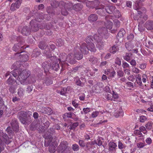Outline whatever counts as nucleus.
<instances>
[{
	"label": "nucleus",
	"mask_w": 153,
	"mask_h": 153,
	"mask_svg": "<svg viewBox=\"0 0 153 153\" xmlns=\"http://www.w3.org/2000/svg\"><path fill=\"white\" fill-rule=\"evenodd\" d=\"M79 144L81 147L83 148L85 146L84 141L82 140H79L78 142Z\"/></svg>",
	"instance_id": "nucleus-61"
},
{
	"label": "nucleus",
	"mask_w": 153,
	"mask_h": 153,
	"mask_svg": "<svg viewBox=\"0 0 153 153\" xmlns=\"http://www.w3.org/2000/svg\"><path fill=\"white\" fill-rule=\"evenodd\" d=\"M42 123H43L42 126V130H41L40 131H39L40 133L42 132L44 130L47 129L50 125V122L47 120H44L42 121Z\"/></svg>",
	"instance_id": "nucleus-16"
},
{
	"label": "nucleus",
	"mask_w": 153,
	"mask_h": 153,
	"mask_svg": "<svg viewBox=\"0 0 153 153\" xmlns=\"http://www.w3.org/2000/svg\"><path fill=\"white\" fill-rule=\"evenodd\" d=\"M118 146L119 148L120 149H122L125 148V145L121 141H119Z\"/></svg>",
	"instance_id": "nucleus-63"
},
{
	"label": "nucleus",
	"mask_w": 153,
	"mask_h": 153,
	"mask_svg": "<svg viewBox=\"0 0 153 153\" xmlns=\"http://www.w3.org/2000/svg\"><path fill=\"white\" fill-rule=\"evenodd\" d=\"M132 54L131 53H126L125 55L123 56V58L124 59L127 61L129 62L131 58Z\"/></svg>",
	"instance_id": "nucleus-30"
},
{
	"label": "nucleus",
	"mask_w": 153,
	"mask_h": 153,
	"mask_svg": "<svg viewBox=\"0 0 153 153\" xmlns=\"http://www.w3.org/2000/svg\"><path fill=\"white\" fill-rule=\"evenodd\" d=\"M11 124L13 130L15 132H17L19 130V125L17 119L14 118L13 119Z\"/></svg>",
	"instance_id": "nucleus-13"
},
{
	"label": "nucleus",
	"mask_w": 153,
	"mask_h": 153,
	"mask_svg": "<svg viewBox=\"0 0 153 153\" xmlns=\"http://www.w3.org/2000/svg\"><path fill=\"white\" fill-rule=\"evenodd\" d=\"M75 83L77 85L82 87L84 85V84L81 82L79 78H76L75 79Z\"/></svg>",
	"instance_id": "nucleus-43"
},
{
	"label": "nucleus",
	"mask_w": 153,
	"mask_h": 153,
	"mask_svg": "<svg viewBox=\"0 0 153 153\" xmlns=\"http://www.w3.org/2000/svg\"><path fill=\"white\" fill-rule=\"evenodd\" d=\"M115 63L116 64L119 66L121 65V59L118 57L116 58L115 59Z\"/></svg>",
	"instance_id": "nucleus-51"
},
{
	"label": "nucleus",
	"mask_w": 153,
	"mask_h": 153,
	"mask_svg": "<svg viewBox=\"0 0 153 153\" xmlns=\"http://www.w3.org/2000/svg\"><path fill=\"white\" fill-rule=\"evenodd\" d=\"M134 134L140 137H141L142 136V134L139 129L135 130L134 131Z\"/></svg>",
	"instance_id": "nucleus-47"
},
{
	"label": "nucleus",
	"mask_w": 153,
	"mask_h": 153,
	"mask_svg": "<svg viewBox=\"0 0 153 153\" xmlns=\"http://www.w3.org/2000/svg\"><path fill=\"white\" fill-rule=\"evenodd\" d=\"M153 123L151 122H148L145 125L146 128L148 130H150L152 127Z\"/></svg>",
	"instance_id": "nucleus-39"
},
{
	"label": "nucleus",
	"mask_w": 153,
	"mask_h": 153,
	"mask_svg": "<svg viewBox=\"0 0 153 153\" xmlns=\"http://www.w3.org/2000/svg\"><path fill=\"white\" fill-rule=\"evenodd\" d=\"M100 112L98 111H95L93 112L91 114L92 117V118H95L98 115Z\"/></svg>",
	"instance_id": "nucleus-52"
},
{
	"label": "nucleus",
	"mask_w": 153,
	"mask_h": 153,
	"mask_svg": "<svg viewBox=\"0 0 153 153\" xmlns=\"http://www.w3.org/2000/svg\"><path fill=\"white\" fill-rule=\"evenodd\" d=\"M24 90L23 88H20L18 90V94L20 97H22L24 95Z\"/></svg>",
	"instance_id": "nucleus-42"
},
{
	"label": "nucleus",
	"mask_w": 153,
	"mask_h": 153,
	"mask_svg": "<svg viewBox=\"0 0 153 153\" xmlns=\"http://www.w3.org/2000/svg\"><path fill=\"white\" fill-rule=\"evenodd\" d=\"M125 33V31L124 29L123 28L121 29L117 36V38L119 39L120 38L123 37Z\"/></svg>",
	"instance_id": "nucleus-27"
},
{
	"label": "nucleus",
	"mask_w": 153,
	"mask_h": 153,
	"mask_svg": "<svg viewBox=\"0 0 153 153\" xmlns=\"http://www.w3.org/2000/svg\"><path fill=\"white\" fill-rule=\"evenodd\" d=\"M52 68L53 70L57 71L59 68V66L58 63H53L52 66Z\"/></svg>",
	"instance_id": "nucleus-37"
},
{
	"label": "nucleus",
	"mask_w": 153,
	"mask_h": 153,
	"mask_svg": "<svg viewBox=\"0 0 153 153\" xmlns=\"http://www.w3.org/2000/svg\"><path fill=\"white\" fill-rule=\"evenodd\" d=\"M146 145V144H145L144 142H139L137 144V147L139 148H142Z\"/></svg>",
	"instance_id": "nucleus-55"
},
{
	"label": "nucleus",
	"mask_w": 153,
	"mask_h": 153,
	"mask_svg": "<svg viewBox=\"0 0 153 153\" xmlns=\"http://www.w3.org/2000/svg\"><path fill=\"white\" fill-rule=\"evenodd\" d=\"M36 77L34 75L33 76H29L28 79L26 81V83L25 84V85H27L28 84H32L36 82Z\"/></svg>",
	"instance_id": "nucleus-19"
},
{
	"label": "nucleus",
	"mask_w": 153,
	"mask_h": 153,
	"mask_svg": "<svg viewBox=\"0 0 153 153\" xmlns=\"http://www.w3.org/2000/svg\"><path fill=\"white\" fill-rule=\"evenodd\" d=\"M97 18V15L94 14L90 15L88 17V19L90 22H92L96 21Z\"/></svg>",
	"instance_id": "nucleus-23"
},
{
	"label": "nucleus",
	"mask_w": 153,
	"mask_h": 153,
	"mask_svg": "<svg viewBox=\"0 0 153 153\" xmlns=\"http://www.w3.org/2000/svg\"><path fill=\"white\" fill-rule=\"evenodd\" d=\"M83 7V5L80 3L74 4L73 6V9L76 11L81 10Z\"/></svg>",
	"instance_id": "nucleus-22"
},
{
	"label": "nucleus",
	"mask_w": 153,
	"mask_h": 153,
	"mask_svg": "<svg viewBox=\"0 0 153 153\" xmlns=\"http://www.w3.org/2000/svg\"><path fill=\"white\" fill-rule=\"evenodd\" d=\"M80 49H79V48H75L73 54L74 55L75 59H76L78 60L82 59L83 56V54L79 51V50L80 51Z\"/></svg>",
	"instance_id": "nucleus-12"
},
{
	"label": "nucleus",
	"mask_w": 153,
	"mask_h": 153,
	"mask_svg": "<svg viewBox=\"0 0 153 153\" xmlns=\"http://www.w3.org/2000/svg\"><path fill=\"white\" fill-rule=\"evenodd\" d=\"M128 62H129L130 65L132 66V67H135L137 63L136 61L134 59L130 60V61Z\"/></svg>",
	"instance_id": "nucleus-57"
},
{
	"label": "nucleus",
	"mask_w": 153,
	"mask_h": 153,
	"mask_svg": "<svg viewBox=\"0 0 153 153\" xmlns=\"http://www.w3.org/2000/svg\"><path fill=\"white\" fill-rule=\"evenodd\" d=\"M125 46L126 49L128 51H131L134 48V45L130 41L126 42Z\"/></svg>",
	"instance_id": "nucleus-25"
},
{
	"label": "nucleus",
	"mask_w": 153,
	"mask_h": 153,
	"mask_svg": "<svg viewBox=\"0 0 153 153\" xmlns=\"http://www.w3.org/2000/svg\"><path fill=\"white\" fill-rule=\"evenodd\" d=\"M72 149L74 151H77L79 150V147L77 144H74L72 145Z\"/></svg>",
	"instance_id": "nucleus-46"
},
{
	"label": "nucleus",
	"mask_w": 153,
	"mask_h": 153,
	"mask_svg": "<svg viewBox=\"0 0 153 153\" xmlns=\"http://www.w3.org/2000/svg\"><path fill=\"white\" fill-rule=\"evenodd\" d=\"M114 25L117 27H119L120 25V21L117 19H115L113 21Z\"/></svg>",
	"instance_id": "nucleus-53"
},
{
	"label": "nucleus",
	"mask_w": 153,
	"mask_h": 153,
	"mask_svg": "<svg viewBox=\"0 0 153 153\" xmlns=\"http://www.w3.org/2000/svg\"><path fill=\"white\" fill-rule=\"evenodd\" d=\"M105 10L108 13L111 14L113 13L114 8L112 6H108L106 7Z\"/></svg>",
	"instance_id": "nucleus-36"
},
{
	"label": "nucleus",
	"mask_w": 153,
	"mask_h": 153,
	"mask_svg": "<svg viewBox=\"0 0 153 153\" xmlns=\"http://www.w3.org/2000/svg\"><path fill=\"white\" fill-rule=\"evenodd\" d=\"M66 61L71 64H74L76 62L74 55L72 53H70L67 56Z\"/></svg>",
	"instance_id": "nucleus-14"
},
{
	"label": "nucleus",
	"mask_w": 153,
	"mask_h": 153,
	"mask_svg": "<svg viewBox=\"0 0 153 153\" xmlns=\"http://www.w3.org/2000/svg\"><path fill=\"white\" fill-rule=\"evenodd\" d=\"M47 47H48L49 49V51L48 52H46V51H44V53L47 56L48 58L51 57V51L54 50L55 48V46L54 44L50 45L49 46H47Z\"/></svg>",
	"instance_id": "nucleus-15"
},
{
	"label": "nucleus",
	"mask_w": 153,
	"mask_h": 153,
	"mask_svg": "<svg viewBox=\"0 0 153 153\" xmlns=\"http://www.w3.org/2000/svg\"><path fill=\"white\" fill-rule=\"evenodd\" d=\"M39 48L41 49H45L46 48L47 46L46 44L44 42H41L39 44Z\"/></svg>",
	"instance_id": "nucleus-40"
},
{
	"label": "nucleus",
	"mask_w": 153,
	"mask_h": 153,
	"mask_svg": "<svg viewBox=\"0 0 153 153\" xmlns=\"http://www.w3.org/2000/svg\"><path fill=\"white\" fill-rule=\"evenodd\" d=\"M35 15L36 16V19L31 20L30 23L32 30L36 32L38 30L39 28L43 29L45 28L46 25L44 22L42 23L41 25L40 26L39 25V22L41 21V20L44 19L46 15L42 13L39 14L36 13Z\"/></svg>",
	"instance_id": "nucleus-4"
},
{
	"label": "nucleus",
	"mask_w": 153,
	"mask_h": 153,
	"mask_svg": "<svg viewBox=\"0 0 153 153\" xmlns=\"http://www.w3.org/2000/svg\"><path fill=\"white\" fill-rule=\"evenodd\" d=\"M131 71L133 73L136 74H138L141 71L138 68L135 67V66L132 67L131 69Z\"/></svg>",
	"instance_id": "nucleus-49"
},
{
	"label": "nucleus",
	"mask_w": 153,
	"mask_h": 153,
	"mask_svg": "<svg viewBox=\"0 0 153 153\" xmlns=\"http://www.w3.org/2000/svg\"><path fill=\"white\" fill-rule=\"evenodd\" d=\"M51 6L53 7L56 8L59 6H61L58 1L53 0L51 1Z\"/></svg>",
	"instance_id": "nucleus-28"
},
{
	"label": "nucleus",
	"mask_w": 153,
	"mask_h": 153,
	"mask_svg": "<svg viewBox=\"0 0 153 153\" xmlns=\"http://www.w3.org/2000/svg\"><path fill=\"white\" fill-rule=\"evenodd\" d=\"M117 144L113 142H110L108 144L109 153H115L116 152Z\"/></svg>",
	"instance_id": "nucleus-10"
},
{
	"label": "nucleus",
	"mask_w": 153,
	"mask_h": 153,
	"mask_svg": "<svg viewBox=\"0 0 153 153\" xmlns=\"http://www.w3.org/2000/svg\"><path fill=\"white\" fill-rule=\"evenodd\" d=\"M57 145L58 144L56 143H52L49 147L48 150L49 152L51 153H54L56 151V148Z\"/></svg>",
	"instance_id": "nucleus-20"
},
{
	"label": "nucleus",
	"mask_w": 153,
	"mask_h": 153,
	"mask_svg": "<svg viewBox=\"0 0 153 153\" xmlns=\"http://www.w3.org/2000/svg\"><path fill=\"white\" fill-rule=\"evenodd\" d=\"M145 26L147 29H153V21H148L145 24Z\"/></svg>",
	"instance_id": "nucleus-24"
},
{
	"label": "nucleus",
	"mask_w": 153,
	"mask_h": 153,
	"mask_svg": "<svg viewBox=\"0 0 153 153\" xmlns=\"http://www.w3.org/2000/svg\"><path fill=\"white\" fill-rule=\"evenodd\" d=\"M25 46V43L22 42H20L17 44H15L13 47V50L15 51H17L18 53H16L15 55L20 53L23 52L22 50L26 48Z\"/></svg>",
	"instance_id": "nucleus-8"
},
{
	"label": "nucleus",
	"mask_w": 153,
	"mask_h": 153,
	"mask_svg": "<svg viewBox=\"0 0 153 153\" xmlns=\"http://www.w3.org/2000/svg\"><path fill=\"white\" fill-rule=\"evenodd\" d=\"M122 67L124 69H127V68H129V65L127 62H123L122 64Z\"/></svg>",
	"instance_id": "nucleus-48"
},
{
	"label": "nucleus",
	"mask_w": 153,
	"mask_h": 153,
	"mask_svg": "<svg viewBox=\"0 0 153 153\" xmlns=\"http://www.w3.org/2000/svg\"><path fill=\"white\" fill-rule=\"evenodd\" d=\"M70 147L68 146V143L66 141H62L59 146V150L61 153H68L69 152Z\"/></svg>",
	"instance_id": "nucleus-7"
},
{
	"label": "nucleus",
	"mask_w": 153,
	"mask_h": 153,
	"mask_svg": "<svg viewBox=\"0 0 153 153\" xmlns=\"http://www.w3.org/2000/svg\"><path fill=\"white\" fill-rule=\"evenodd\" d=\"M93 2V1H90L86 0V1L85 3L87 7L90 8L91 7Z\"/></svg>",
	"instance_id": "nucleus-60"
},
{
	"label": "nucleus",
	"mask_w": 153,
	"mask_h": 153,
	"mask_svg": "<svg viewBox=\"0 0 153 153\" xmlns=\"http://www.w3.org/2000/svg\"><path fill=\"white\" fill-rule=\"evenodd\" d=\"M89 60L93 64H97L98 63V61L97 58L92 56L90 57L89 59Z\"/></svg>",
	"instance_id": "nucleus-26"
},
{
	"label": "nucleus",
	"mask_w": 153,
	"mask_h": 153,
	"mask_svg": "<svg viewBox=\"0 0 153 153\" xmlns=\"http://www.w3.org/2000/svg\"><path fill=\"white\" fill-rule=\"evenodd\" d=\"M114 16L116 18H119L121 16L120 12L118 10H116L114 13Z\"/></svg>",
	"instance_id": "nucleus-50"
},
{
	"label": "nucleus",
	"mask_w": 153,
	"mask_h": 153,
	"mask_svg": "<svg viewBox=\"0 0 153 153\" xmlns=\"http://www.w3.org/2000/svg\"><path fill=\"white\" fill-rule=\"evenodd\" d=\"M103 140V139L102 137H98L97 140H94V142L97 145L99 146H100L102 144Z\"/></svg>",
	"instance_id": "nucleus-34"
},
{
	"label": "nucleus",
	"mask_w": 153,
	"mask_h": 153,
	"mask_svg": "<svg viewBox=\"0 0 153 153\" xmlns=\"http://www.w3.org/2000/svg\"><path fill=\"white\" fill-rule=\"evenodd\" d=\"M16 82V80L13 78L12 76H10L6 81L7 84L9 85H13Z\"/></svg>",
	"instance_id": "nucleus-33"
},
{
	"label": "nucleus",
	"mask_w": 153,
	"mask_h": 153,
	"mask_svg": "<svg viewBox=\"0 0 153 153\" xmlns=\"http://www.w3.org/2000/svg\"><path fill=\"white\" fill-rule=\"evenodd\" d=\"M119 48L117 45L113 46L110 50V52L111 53L114 54L119 50Z\"/></svg>",
	"instance_id": "nucleus-31"
},
{
	"label": "nucleus",
	"mask_w": 153,
	"mask_h": 153,
	"mask_svg": "<svg viewBox=\"0 0 153 153\" xmlns=\"http://www.w3.org/2000/svg\"><path fill=\"white\" fill-rule=\"evenodd\" d=\"M16 88V87L14 86L11 85L10 86L9 90L10 92L14 93L15 92Z\"/></svg>",
	"instance_id": "nucleus-54"
},
{
	"label": "nucleus",
	"mask_w": 153,
	"mask_h": 153,
	"mask_svg": "<svg viewBox=\"0 0 153 153\" xmlns=\"http://www.w3.org/2000/svg\"><path fill=\"white\" fill-rule=\"evenodd\" d=\"M18 62L15 63L12 65V68L14 69L10 73L13 76L16 77L18 76L17 79L18 81H19L21 84L25 85L26 83V81L28 79L29 76L30 74V72L28 70H24L21 71L20 69H17V67L16 65Z\"/></svg>",
	"instance_id": "nucleus-2"
},
{
	"label": "nucleus",
	"mask_w": 153,
	"mask_h": 153,
	"mask_svg": "<svg viewBox=\"0 0 153 153\" xmlns=\"http://www.w3.org/2000/svg\"><path fill=\"white\" fill-rule=\"evenodd\" d=\"M48 134H45L44 136L45 138V145L48 146L52 142L53 137L52 135L55 133V129L53 128H50L48 131Z\"/></svg>",
	"instance_id": "nucleus-6"
},
{
	"label": "nucleus",
	"mask_w": 153,
	"mask_h": 153,
	"mask_svg": "<svg viewBox=\"0 0 153 153\" xmlns=\"http://www.w3.org/2000/svg\"><path fill=\"white\" fill-rule=\"evenodd\" d=\"M6 131L8 134L9 136H11V135H13V133L11 130L10 127H8L7 128Z\"/></svg>",
	"instance_id": "nucleus-45"
},
{
	"label": "nucleus",
	"mask_w": 153,
	"mask_h": 153,
	"mask_svg": "<svg viewBox=\"0 0 153 153\" xmlns=\"http://www.w3.org/2000/svg\"><path fill=\"white\" fill-rule=\"evenodd\" d=\"M113 23L110 20L107 21L105 23V27L100 28L98 30V33L94 35V38L97 42V46L101 48L103 46L105 42L102 41L103 36H107L108 35L107 29L111 30L112 27Z\"/></svg>",
	"instance_id": "nucleus-1"
},
{
	"label": "nucleus",
	"mask_w": 153,
	"mask_h": 153,
	"mask_svg": "<svg viewBox=\"0 0 153 153\" xmlns=\"http://www.w3.org/2000/svg\"><path fill=\"white\" fill-rule=\"evenodd\" d=\"M147 119L146 117L144 116H141L139 118V120L141 122L143 123Z\"/></svg>",
	"instance_id": "nucleus-64"
},
{
	"label": "nucleus",
	"mask_w": 153,
	"mask_h": 153,
	"mask_svg": "<svg viewBox=\"0 0 153 153\" xmlns=\"http://www.w3.org/2000/svg\"><path fill=\"white\" fill-rule=\"evenodd\" d=\"M60 5L65 8L68 10H71L73 8V4L72 2H65L63 1H59Z\"/></svg>",
	"instance_id": "nucleus-11"
},
{
	"label": "nucleus",
	"mask_w": 153,
	"mask_h": 153,
	"mask_svg": "<svg viewBox=\"0 0 153 153\" xmlns=\"http://www.w3.org/2000/svg\"><path fill=\"white\" fill-rule=\"evenodd\" d=\"M96 42V46L97 48H98L97 46V42L94 39V37L90 36H88L86 39V42L87 43L88 45H87L85 43H82L80 45V51L84 54H87L88 52V50L95 52L96 51V48L94 44L92 42H94V40ZM103 47L101 48H99V49H102Z\"/></svg>",
	"instance_id": "nucleus-3"
},
{
	"label": "nucleus",
	"mask_w": 153,
	"mask_h": 153,
	"mask_svg": "<svg viewBox=\"0 0 153 153\" xmlns=\"http://www.w3.org/2000/svg\"><path fill=\"white\" fill-rule=\"evenodd\" d=\"M4 143L2 140L0 138V153L2 151L4 150Z\"/></svg>",
	"instance_id": "nucleus-56"
},
{
	"label": "nucleus",
	"mask_w": 153,
	"mask_h": 153,
	"mask_svg": "<svg viewBox=\"0 0 153 153\" xmlns=\"http://www.w3.org/2000/svg\"><path fill=\"white\" fill-rule=\"evenodd\" d=\"M124 112L122 108L120 107L117 108L116 110L115 111L114 115L117 118L119 117H122L123 116Z\"/></svg>",
	"instance_id": "nucleus-17"
},
{
	"label": "nucleus",
	"mask_w": 153,
	"mask_h": 153,
	"mask_svg": "<svg viewBox=\"0 0 153 153\" xmlns=\"http://www.w3.org/2000/svg\"><path fill=\"white\" fill-rule=\"evenodd\" d=\"M117 75L119 78L123 77L124 76V72L121 70H118L117 71Z\"/></svg>",
	"instance_id": "nucleus-59"
},
{
	"label": "nucleus",
	"mask_w": 153,
	"mask_h": 153,
	"mask_svg": "<svg viewBox=\"0 0 153 153\" xmlns=\"http://www.w3.org/2000/svg\"><path fill=\"white\" fill-rule=\"evenodd\" d=\"M19 56L22 62H26L28 60V56L25 53H24L22 55H20Z\"/></svg>",
	"instance_id": "nucleus-29"
},
{
	"label": "nucleus",
	"mask_w": 153,
	"mask_h": 153,
	"mask_svg": "<svg viewBox=\"0 0 153 153\" xmlns=\"http://www.w3.org/2000/svg\"><path fill=\"white\" fill-rule=\"evenodd\" d=\"M126 86L128 89L130 90H131L134 87L133 84L130 82H127L126 83Z\"/></svg>",
	"instance_id": "nucleus-38"
},
{
	"label": "nucleus",
	"mask_w": 153,
	"mask_h": 153,
	"mask_svg": "<svg viewBox=\"0 0 153 153\" xmlns=\"http://www.w3.org/2000/svg\"><path fill=\"white\" fill-rule=\"evenodd\" d=\"M22 2V0H17L15 3H13L11 5L10 10L11 11H14L19 9Z\"/></svg>",
	"instance_id": "nucleus-9"
},
{
	"label": "nucleus",
	"mask_w": 153,
	"mask_h": 153,
	"mask_svg": "<svg viewBox=\"0 0 153 153\" xmlns=\"http://www.w3.org/2000/svg\"><path fill=\"white\" fill-rule=\"evenodd\" d=\"M73 114L72 112L66 113L63 115V117L64 119L68 118H72Z\"/></svg>",
	"instance_id": "nucleus-41"
},
{
	"label": "nucleus",
	"mask_w": 153,
	"mask_h": 153,
	"mask_svg": "<svg viewBox=\"0 0 153 153\" xmlns=\"http://www.w3.org/2000/svg\"><path fill=\"white\" fill-rule=\"evenodd\" d=\"M139 130H140L141 132H142L144 134H146L147 132V131L145 127L143 126L139 127Z\"/></svg>",
	"instance_id": "nucleus-58"
},
{
	"label": "nucleus",
	"mask_w": 153,
	"mask_h": 153,
	"mask_svg": "<svg viewBox=\"0 0 153 153\" xmlns=\"http://www.w3.org/2000/svg\"><path fill=\"white\" fill-rule=\"evenodd\" d=\"M43 83L44 85L45 84L46 85L48 86L52 84L53 82L50 79L48 78H45Z\"/></svg>",
	"instance_id": "nucleus-32"
},
{
	"label": "nucleus",
	"mask_w": 153,
	"mask_h": 153,
	"mask_svg": "<svg viewBox=\"0 0 153 153\" xmlns=\"http://www.w3.org/2000/svg\"><path fill=\"white\" fill-rule=\"evenodd\" d=\"M42 66L43 68L44 71L46 74H47L49 71L50 68L49 65L45 64V62H44L42 64Z\"/></svg>",
	"instance_id": "nucleus-35"
},
{
	"label": "nucleus",
	"mask_w": 153,
	"mask_h": 153,
	"mask_svg": "<svg viewBox=\"0 0 153 153\" xmlns=\"http://www.w3.org/2000/svg\"><path fill=\"white\" fill-rule=\"evenodd\" d=\"M79 125L78 122H76L73 123L71 126V129H74Z\"/></svg>",
	"instance_id": "nucleus-62"
},
{
	"label": "nucleus",
	"mask_w": 153,
	"mask_h": 153,
	"mask_svg": "<svg viewBox=\"0 0 153 153\" xmlns=\"http://www.w3.org/2000/svg\"><path fill=\"white\" fill-rule=\"evenodd\" d=\"M139 74L138 75V77L136 78V82L139 85L141 86L142 85L141 78L139 77Z\"/></svg>",
	"instance_id": "nucleus-44"
},
{
	"label": "nucleus",
	"mask_w": 153,
	"mask_h": 153,
	"mask_svg": "<svg viewBox=\"0 0 153 153\" xmlns=\"http://www.w3.org/2000/svg\"><path fill=\"white\" fill-rule=\"evenodd\" d=\"M31 30L27 26L24 27L22 29L21 32L22 34L24 36H27L30 34Z\"/></svg>",
	"instance_id": "nucleus-18"
},
{
	"label": "nucleus",
	"mask_w": 153,
	"mask_h": 153,
	"mask_svg": "<svg viewBox=\"0 0 153 153\" xmlns=\"http://www.w3.org/2000/svg\"><path fill=\"white\" fill-rule=\"evenodd\" d=\"M19 120L22 124L28 125L30 123L31 120L29 117L32 114L31 112L29 111H21L19 113Z\"/></svg>",
	"instance_id": "nucleus-5"
},
{
	"label": "nucleus",
	"mask_w": 153,
	"mask_h": 153,
	"mask_svg": "<svg viewBox=\"0 0 153 153\" xmlns=\"http://www.w3.org/2000/svg\"><path fill=\"white\" fill-rule=\"evenodd\" d=\"M3 140L4 143L7 144H8L12 141L11 139V137H9L5 134L2 133V134Z\"/></svg>",
	"instance_id": "nucleus-21"
}]
</instances>
